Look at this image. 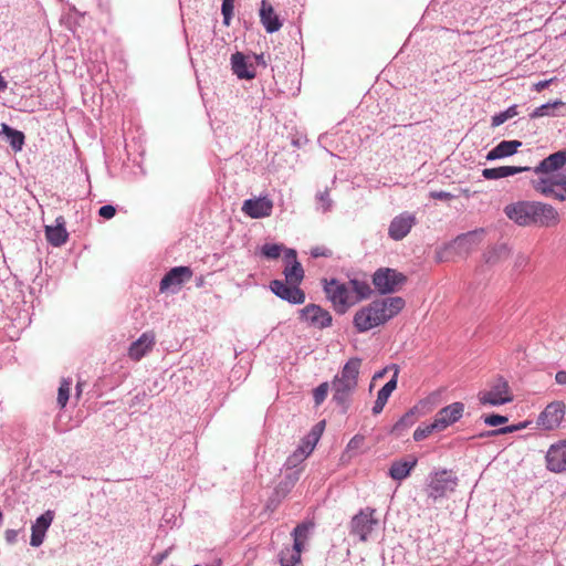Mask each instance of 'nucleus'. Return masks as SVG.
I'll return each mask as SVG.
<instances>
[{
	"instance_id": "obj_1",
	"label": "nucleus",
	"mask_w": 566,
	"mask_h": 566,
	"mask_svg": "<svg viewBox=\"0 0 566 566\" xmlns=\"http://www.w3.org/2000/svg\"><path fill=\"white\" fill-rule=\"evenodd\" d=\"M566 165V148L551 154L532 170L538 177L531 180L533 189L545 198L566 201V174L559 172Z\"/></svg>"
},
{
	"instance_id": "obj_30",
	"label": "nucleus",
	"mask_w": 566,
	"mask_h": 566,
	"mask_svg": "<svg viewBox=\"0 0 566 566\" xmlns=\"http://www.w3.org/2000/svg\"><path fill=\"white\" fill-rule=\"evenodd\" d=\"M0 135L4 136L10 147L14 153L21 151L24 143L25 136L23 132L12 128L10 125L2 123L0 128Z\"/></svg>"
},
{
	"instance_id": "obj_46",
	"label": "nucleus",
	"mask_w": 566,
	"mask_h": 566,
	"mask_svg": "<svg viewBox=\"0 0 566 566\" xmlns=\"http://www.w3.org/2000/svg\"><path fill=\"white\" fill-rule=\"evenodd\" d=\"M429 197L437 200L449 201L454 198V195L448 191L439 190V191H430Z\"/></svg>"
},
{
	"instance_id": "obj_21",
	"label": "nucleus",
	"mask_w": 566,
	"mask_h": 566,
	"mask_svg": "<svg viewBox=\"0 0 566 566\" xmlns=\"http://www.w3.org/2000/svg\"><path fill=\"white\" fill-rule=\"evenodd\" d=\"M53 518H54V514L52 511L49 510L35 520V522L32 524V527H31V531H32L31 539H30L31 546L39 547L40 545H42L44 537H45V533H46L48 528L50 527V525L52 524Z\"/></svg>"
},
{
	"instance_id": "obj_3",
	"label": "nucleus",
	"mask_w": 566,
	"mask_h": 566,
	"mask_svg": "<svg viewBox=\"0 0 566 566\" xmlns=\"http://www.w3.org/2000/svg\"><path fill=\"white\" fill-rule=\"evenodd\" d=\"M405 304L400 296L375 300L355 313L353 325L358 333H366L398 315Z\"/></svg>"
},
{
	"instance_id": "obj_56",
	"label": "nucleus",
	"mask_w": 566,
	"mask_h": 566,
	"mask_svg": "<svg viewBox=\"0 0 566 566\" xmlns=\"http://www.w3.org/2000/svg\"><path fill=\"white\" fill-rule=\"evenodd\" d=\"M387 370H388V367L384 368L382 370L377 371L374 375V379L382 378L386 375Z\"/></svg>"
},
{
	"instance_id": "obj_25",
	"label": "nucleus",
	"mask_w": 566,
	"mask_h": 566,
	"mask_svg": "<svg viewBox=\"0 0 566 566\" xmlns=\"http://www.w3.org/2000/svg\"><path fill=\"white\" fill-rule=\"evenodd\" d=\"M45 238L53 247H61L67 241L69 233L65 229V220L62 216L55 219V226L45 227Z\"/></svg>"
},
{
	"instance_id": "obj_51",
	"label": "nucleus",
	"mask_w": 566,
	"mask_h": 566,
	"mask_svg": "<svg viewBox=\"0 0 566 566\" xmlns=\"http://www.w3.org/2000/svg\"><path fill=\"white\" fill-rule=\"evenodd\" d=\"M555 380L559 385H566V370H559L555 375Z\"/></svg>"
},
{
	"instance_id": "obj_34",
	"label": "nucleus",
	"mask_w": 566,
	"mask_h": 566,
	"mask_svg": "<svg viewBox=\"0 0 566 566\" xmlns=\"http://www.w3.org/2000/svg\"><path fill=\"white\" fill-rule=\"evenodd\" d=\"M416 422V408L408 410L392 427L391 432L401 436Z\"/></svg>"
},
{
	"instance_id": "obj_43",
	"label": "nucleus",
	"mask_w": 566,
	"mask_h": 566,
	"mask_svg": "<svg viewBox=\"0 0 566 566\" xmlns=\"http://www.w3.org/2000/svg\"><path fill=\"white\" fill-rule=\"evenodd\" d=\"M483 420H484L485 424L491 426V427H496V426L507 422L509 419L505 416L493 413V415L485 416L483 418Z\"/></svg>"
},
{
	"instance_id": "obj_27",
	"label": "nucleus",
	"mask_w": 566,
	"mask_h": 566,
	"mask_svg": "<svg viewBox=\"0 0 566 566\" xmlns=\"http://www.w3.org/2000/svg\"><path fill=\"white\" fill-rule=\"evenodd\" d=\"M522 146L520 140H502L486 154V160H496L516 154Z\"/></svg>"
},
{
	"instance_id": "obj_54",
	"label": "nucleus",
	"mask_w": 566,
	"mask_h": 566,
	"mask_svg": "<svg viewBox=\"0 0 566 566\" xmlns=\"http://www.w3.org/2000/svg\"><path fill=\"white\" fill-rule=\"evenodd\" d=\"M255 61L259 65H262V66H266V61L264 60V55L263 54H260V55H255Z\"/></svg>"
},
{
	"instance_id": "obj_5",
	"label": "nucleus",
	"mask_w": 566,
	"mask_h": 566,
	"mask_svg": "<svg viewBox=\"0 0 566 566\" xmlns=\"http://www.w3.org/2000/svg\"><path fill=\"white\" fill-rule=\"evenodd\" d=\"M483 232L484 230L480 229L458 235L453 241L448 243L442 251L437 253V260L443 262L448 260L449 255H468L480 243Z\"/></svg>"
},
{
	"instance_id": "obj_47",
	"label": "nucleus",
	"mask_w": 566,
	"mask_h": 566,
	"mask_svg": "<svg viewBox=\"0 0 566 566\" xmlns=\"http://www.w3.org/2000/svg\"><path fill=\"white\" fill-rule=\"evenodd\" d=\"M116 209L112 205L102 206L98 210V214L104 219H111L115 216Z\"/></svg>"
},
{
	"instance_id": "obj_29",
	"label": "nucleus",
	"mask_w": 566,
	"mask_h": 566,
	"mask_svg": "<svg viewBox=\"0 0 566 566\" xmlns=\"http://www.w3.org/2000/svg\"><path fill=\"white\" fill-rule=\"evenodd\" d=\"M511 254V249L505 243H499L490 247L483 253V261L489 265H496L506 260Z\"/></svg>"
},
{
	"instance_id": "obj_9",
	"label": "nucleus",
	"mask_w": 566,
	"mask_h": 566,
	"mask_svg": "<svg viewBox=\"0 0 566 566\" xmlns=\"http://www.w3.org/2000/svg\"><path fill=\"white\" fill-rule=\"evenodd\" d=\"M375 513V509L366 507L354 515L349 523L350 535L358 537L360 542H366L379 523L374 516Z\"/></svg>"
},
{
	"instance_id": "obj_12",
	"label": "nucleus",
	"mask_w": 566,
	"mask_h": 566,
	"mask_svg": "<svg viewBox=\"0 0 566 566\" xmlns=\"http://www.w3.org/2000/svg\"><path fill=\"white\" fill-rule=\"evenodd\" d=\"M512 399L509 384L503 378L496 379L490 390L482 391L479 395V400L482 405L501 406L512 401Z\"/></svg>"
},
{
	"instance_id": "obj_16",
	"label": "nucleus",
	"mask_w": 566,
	"mask_h": 566,
	"mask_svg": "<svg viewBox=\"0 0 566 566\" xmlns=\"http://www.w3.org/2000/svg\"><path fill=\"white\" fill-rule=\"evenodd\" d=\"M546 468L551 472H566V440H560L549 447L545 455Z\"/></svg>"
},
{
	"instance_id": "obj_18",
	"label": "nucleus",
	"mask_w": 566,
	"mask_h": 566,
	"mask_svg": "<svg viewBox=\"0 0 566 566\" xmlns=\"http://www.w3.org/2000/svg\"><path fill=\"white\" fill-rule=\"evenodd\" d=\"M415 224L416 217L409 212H402L391 220L388 235L395 241H400L408 235Z\"/></svg>"
},
{
	"instance_id": "obj_14",
	"label": "nucleus",
	"mask_w": 566,
	"mask_h": 566,
	"mask_svg": "<svg viewBox=\"0 0 566 566\" xmlns=\"http://www.w3.org/2000/svg\"><path fill=\"white\" fill-rule=\"evenodd\" d=\"M301 319L308 325L323 329L329 327L333 323L331 313L316 304H308L300 311Z\"/></svg>"
},
{
	"instance_id": "obj_8",
	"label": "nucleus",
	"mask_w": 566,
	"mask_h": 566,
	"mask_svg": "<svg viewBox=\"0 0 566 566\" xmlns=\"http://www.w3.org/2000/svg\"><path fill=\"white\" fill-rule=\"evenodd\" d=\"M371 281L377 292L385 295L397 292L407 282V276L396 269L379 268L374 272Z\"/></svg>"
},
{
	"instance_id": "obj_50",
	"label": "nucleus",
	"mask_w": 566,
	"mask_h": 566,
	"mask_svg": "<svg viewBox=\"0 0 566 566\" xmlns=\"http://www.w3.org/2000/svg\"><path fill=\"white\" fill-rule=\"evenodd\" d=\"M18 534H19V531L17 530H7L4 532V538L7 541L8 544H14L18 539Z\"/></svg>"
},
{
	"instance_id": "obj_23",
	"label": "nucleus",
	"mask_w": 566,
	"mask_h": 566,
	"mask_svg": "<svg viewBox=\"0 0 566 566\" xmlns=\"http://www.w3.org/2000/svg\"><path fill=\"white\" fill-rule=\"evenodd\" d=\"M231 70L240 80H252L255 77V69L248 63L247 56L241 52L231 55Z\"/></svg>"
},
{
	"instance_id": "obj_26",
	"label": "nucleus",
	"mask_w": 566,
	"mask_h": 566,
	"mask_svg": "<svg viewBox=\"0 0 566 566\" xmlns=\"http://www.w3.org/2000/svg\"><path fill=\"white\" fill-rule=\"evenodd\" d=\"M394 368H395V373H394L392 378L389 381H387L377 394V399L373 407L374 415H378L384 410V407L386 406L390 395L397 387L399 368L396 365H394Z\"/></svg>"
},
{
	"instance_id": "obj_13",
	"label": "nucleus",
	"mask_w": 566,
	"mask_h": 566,
	"mask_svg": "<svg viewBox=\"0 0 566 566\" xmlns=\"http://www.w3.org/2000/svg\"><path fill=\"white\" fill-rule=\"evenodd\" d=\"M193 275L189 266H175L170 269L160 281V292H177L181 285L188 282Z\"/></svg>"
},
{
	"instance_id": "obj_19",
	"label": "nucleus",
	"mask_w": 566,
	"mask_h": 566,
	"mask_svg": "<svg viewBox=\"0 0 566 566\" xmlns=\"http://www.w3.org/2000/svg\"><path fill=\"white\" fill-rule=\"evenodd\" d=\"M284 260L286 265L283 273L286 283L300 285L304 279V270L302 264L297 261L296 251L293 249H286Z\"/></svg>"
},
{
	"instance_id": "obj_28",
	"label": "nucleus",
	"mask_w": 566,
	"mask_h": 566,
	"mask_svg": "<svg viewBox=\"0 0 566 566\" xmlns=\"http://www.w3.org/2000/svg\"><path fill=\"white\" fill-rule=\"evenodd\" d=\"M531 167L522 166H501L496 168H485L482 170V176L488 180L501 179L516 174L528 171Z\"/></svg>"
},
{
	"instance_id": "obj_42",
	"label": "nucleus",
	"mask_w": 566,
	"mask_h": 566,
	"mask_svg": "<svg viewBox=\"0 0 566 566\" xmlns=\"http://www.w3.org/2000/svg\"><path fill=\"white\" fill-rule=\"evenodd\" d=\"M317 200L321 202V210L327 212L332 209L333 201L329 197V192L325 189L323 192L317 193Z\"/></svg>"
},
{
	"instance_id": "obj_35",
	"label": "nucleus",
	"mask_w": 566,
	"mask_h": 566,
	"mask_svg": "<svg viewBox=\"0 0 566 566\" xmlns=\"http://www.w3.org/2000/svg\"><path fill=\"white\" fill-rule=\"evenodd\" d=\"M324 426H325V422L322 421V422H318L312 430L311 432V437L313 438L312 441H307L306 444L303 447H301L298 449L302 457H304V459L313 451L314 447H315V443L317 442L323 429H324Z\"/></svg>"
},
{
	"instance_id": "obj_32",
	"label": "nucleus",
	"mask_w": 566,
	"mask_h": 566,
	"mask_svg": "<svg viewBox=\"0 0 566 566\" xmlns=\"http://www.w3.org/2000/svg\"><path fill=\"white\" fill-rule=\"evenodd\" d=\"M566 104L560 99H556L554 102H547L538 107H536L531 114V118H538L544 116H558L559 109L565 108Z\"/></svg>"
},
{
	"instance_id": "obj_44",
	"label": "nucleus",
	"mask_w": 566,
	"mask_h": 566,
	"mask_svg": "<svg viewBox=\"0 0 566 566\" xmlns=\"http://www.w3.org/2000/svg\"><path fill=\"white\" fill-rule=\"evenodd\" d=\"M530 262V258L524 254V253H520L515 256V260H514V269L516 271H522L526 268V265L528 264Z\"/></svg>"
},
{
	"instance_id": "obj_57",
	"label": "nucleus",
	"mask_w": 566,
	"mask_h": 566,
	"mask_svg": "<svg viewBox=\"0 0 566 566\" xmlns=\"http://www.w3.org/2000/svg\"><path fill=\"white\" fill-rule=\"evenodd\" d=\"M297 457H298V454H297V452H295V453H294V454L289 459V463H292L293 459H294V458H297Z\"/></svg>"
},
{
	"instance_id": "obj_6",
	"label": "nucleus",
	"mask_w": 566,
	"mask_h": 566,
	"mask_svg": "<svg viewBox=\"0 0 566 566\" xmlns=\"http://www.w3.org/2000/svg\"><path fill=\"white\" fill-rule=\"evenodd\" d=\"M324 292L338 314H345L350 306L357 303V300H354L352 295L349 286L336 279L331 281L324 280Z\"/></svg>"
},
{
	"instance_id": "obj_41",
	"label": "nucleus",
	"mask_w": 566,
	"mask_h": 566,
	"mask_svg": "<svg viewBox=\"0 0 566 566\" xmlns=\"http://www.w3.org/2000/svg\"><path fill=\"white\" fill-rule=\"evenodd\" d=\"M234 0H222L221 13L223 15V23L226 25L230 24V21L233 15Z\"/></svg>"
},
{
	"instance_id": "obj_45",
	"label": "nucleus",
	"mask_w": 566,
	"mask_h": 566,
	"mask_svg": "<svg viewBox=\"0 0 566 566\" xmlns=\"http://www.w3.org/2000/svg\"><path fill=\"white\" fill-rule=\"evenodd\" d=\"M333 254L332 250L325 248V247H314L311 250V255L313 258H331Z\"/></svg>"
},
{
	"instance_id": "obj_36",
	"label": "nucleus",
	"mask_w": 566,
	"mask_h": 566,
	"mask_svg": "<svg viewBox=\"0 0 566 566\" xmlns=\"http://www.w3.org/2000/svg\"><path fill=\"white\" fill-rule=\"evenodd\" d=\"M433 432H441L436 420H433L430 423H423V424L419 426L413 432V440L421 441V440L428 438Z\"/></svg>"
},
{
	"instance_id": "obj_55",
	"label": "nucleus",
	"mask_w": 566,
	"mask_h": 566,
	"mask_svg": "<svg viewBox=\"0 0 566 566\" xmlns=\"http://www.w3.org/2000/svg\"><path fill=\"white\" fill-rule=\"evenodd\" d=\"M8 87L7 81L3 78V76L0 74V93L4 92Z\"/></svg>"
},
{
	"instance_id": "obj_40",
	"label": "nucleus",
	"mask_w": 566,
	"mask_h": 566,
	"mask_svg": "<svg viewBox=\"0 0 566 566\" xmlns=\"http://www.w3.org/2000/svg\"><path fill=\"white\" fill-rule=\"evenodd\" d=\"M328 388V382H322L313 390V398L316 406H319L326 399Z\"/></svg>"
},
{
	"instance_id": "obj_24",
	"label": "nucleus",
	"mask_w": 566,
	"mask_h": 566,
	"mask_svg": "<svg viewBox=\"0 0 566 566\" xmlns=\"http://www.w3.org/2000/svg\"><path fill=\"white\" fill-rule=\"evenodd\" d=\"M155 344V335L153 333H143L138 339L133 342L128 348V356L133 360L142 359L151 350Z\"/></svg>"
},
{
	"instance_id": "obj_37",
	"label": "nucleus",
	"mask_w": 566,
	"mask_h": 566,
	"mask_svg": "<svg viewBox=\"0 0 566 566\" xmlns=\"http://www.w3.org/2000/svg\"><path fill=\"white\" fill-rule=\"evenodd\" d=\"M517 114H518L517 105H512L509 108H506L505 111L493 115L492 119H491V126L497 127V126L504 124L506 120L515 117Z\"/></svg>"
},
{
	"instance_id": "obj_20",
	"label": "nucleus",
	"mask_w": 566,
	"mask_h": 566,
	"mask_svg": "<svg viewBox=\"0 0 566 566\" xmlns=\"http://www.w3.org/2000/svg\"><path fill=\"white\" fill-rule=\"evenodd\" d=\"M464 403L457 401L449 406L443 407L440 409L436 416L434 419L438 423L441 431L446 430L449 426L459 421L464 412Z\"/></svg>"
},
{
	"instance_id": "obj_17",
	"label": "nucleus",
	"mask_w": 566,
	"mask_h": 566,
	"mask_svg": "<svg viewBox=\"0 0 566 566\" xmlns=\"http://www.w3.org/2000/svg\"><path fill=\"white\" fill-rule=\"evenodd\" d=\"M273 201L268 197L247 199L242 205V211L250 218L261 219L271 216Z\"/></svg>"
},
{
	"instance_id": "obj_11",
	"label": "nucleus",
	"mask_w": 566,
	"mask_h": 566,
	"mask_svg": "<svg viewBox=\"0 0 566 566\" xmlns=\"http://www.w3.org/2000/svg\"><path fill=\"white\" fill-rule=\"evenodd\" d=\"M565 417V403L553 401L538 415L536 424L539 429L552 431L557 429Z\"/></svg>"
},
{
	"instance_id": "obj_49",
	"label": "nucleus",
	"mask_w": 566,
	"mask_h": 566,
	"mask_svg": "<svg viewBox=\"0 0 566 566\" xmlns=\"http://www.w3.org/2000/svg\"><path fill=\"white\" fill-rule=\"evenodd\" d=\"M527 423L526 422H520L517 424H511V426H506V427H502V428H499V431L497 433H511V432H515V431H518V430H522L524 428H526Z\"/></svg>"
},
{
	"instance_id": "obj_33",
	"label": "nucleus",
	"mask_w": 566,
	"mask_h": 566,
	"mask_svg": "<svg viewBox=\"0 0 566 566\" xmlns=\"http://www.w3.org/2000/svg\"><path fill=\"white\" fill-rule=\"evenodd\" d=\"M348 284L350 285V292L356 294L354 300H357V302L370 297L373 293L370 285L366 281L352 279L349 280Z\"/></svg>"
},
{
	"instance_id": "obj_31",
	"label": "nucleus",
	"mask_w": 566,
	"mask_h": 566,
	"mask_svg": "<svg viewBox=\"0 0 566 566\" xmlns=\"http://www.w3.org/2000/svg\"><path fill=\"white\" fill-rule=\"evenodd\" d=\"M417 459L410 461H395L389 469V475L392 480L401 481L409 476L411 470L416 467Z\"/></svg>"
},
{
	"instance_id": "obj_39",
	"label": "nucleus",
	"mask_w": 566,
	"mask_h": 566,
	"mask_svg": "<svg viewBox=\"0 0 566 566\" xmlns=\"http://www.w3.org/2000/svg\"><path fill=\"white\" fill-rule=\"evenodd\" d=\"M71 385L72 381L69 379H63L60 384L57 391V403L61 408H64L69 401Z\"/></svg>"
},
{
	"instance_id": "obj_52",
	"label": "nucleus",
	"mask_w": 566,
	"mask_h": 566,
	"mask_svg": "<svg viewBox=\"0 0 566 566\" xmlns=\"http://www.w3.org/2000/svg\"><path fill=\"white\" fill-rule=\"evenodd\" d=\"M552 81H553V80L539 81L538 83H536V84L534 85V86H535V90H536L537 92L543 91L544 88H546V87L551 84V82H552Z\"/></svg>"
},
{
	"instance_id": "obj_38",
	"label": "nucleus",
	"mask_w": 566,
	"mask_h": 566,
	"mask_svg": "<svg viewBox=\"0 0 566 566\" xmlns=\"http://www.w3.org/2000/svg\"><path fill=\"white\" fill-rule=\"evenodd\" d=\"M283 244L279 243H265L261 247V255L268 260H275L280 258L281 253L285 251Z\"/></svg>"
},
{
	"instance_id": "obj_22",
	"label": "nucleus",
	"mask_w": 566,
	"mask_h": 566,
	"mask_svg": "<svg viewBox=\"0 0 566 566\" xmlns=\"http://www.w3.org/2000/svg\"><path fill=\"white\" fill-rule=\"evenodd\" d=\"M260 21L268 33L277 32L282 28V20L275 13L272 4L262 0L260 8Z\"/></svg>"
},
{
	"instance_id": "obj_53",
	"label": "nucleus",
	"mask_w": 566,
	"mask_h": 566,
	"mask_svg": "<svg viewBox=\"0 0 566 566\" xmlns=\"http://www.w3.org/2000/svg\"><path fill=\"white\" fill-rule=\"evenodd\" d=\"M499 429H493V430H489V431H484V432H481L479 434L480 438H486V437H496V436H501L502 433H497Z\"/></svg>"
},
{
	"instance_id": "obj_10",
	"label": "nucleus",
	"mask_w": 566,
	"mask_h": 566,
	"mask_svg": "<svg viewBox=\"0 0 566 566\" xmlns=\"http://www.w3.org/2000/svg\"><path fill=\"white\" fill-rule=\"evenodd\" d=\"M458 484V479L451 471L441 470L430 475L427 488V495L433 500L447 496L453 492Z\"/></svg>"
},
{
	"instance_id": "obj_4",
	"label": "nucleus",
	"mask_w": 566,
	"mask_h": 566,
	"mask_svg": "<svg viewBox=\"0 0 566 566\" xmlns=\"http://www.w3.org/2000/svg\"><path fill=\"white\" fill-rule=\"evenodd\" d=\"M360 366V358H350L332 380L333 401L342 408L343 413L347 412L357 388Z\"/></svg>"
},
{
	"instance_id": "obj_7",
	"label": "nucleus",
	"mask_w": 566,
	"mask_h": 566,
	"mask_svg": "<svg viewBox=\"0 0 566 566\" xmlns=\"http://www.w3.org/2000/svg\"><path fill=\"white\" fill-rule=\"evenodd\" d=\"M313 526V523H301L293 530V547H285L279 554L281 566H296L301 562L304 543L307 541L310 530Z\"/></svg>"
},
{
	"instance_id": "obj_2",
	"label": "nucleus",
	"mask_w": 566,
	"mask_h": 566,
	"mask_svg": "<svg viewBox=\"0 0 566 566\" xmlns=\"http://www.w3.org/2000/svg\"><path fill=\"white\" fill-rule=\"evenodd\" d=\"M505 216L520 227H555L559 223L558 211L549 203L522 200L504 207Z\"/></svg>"
},
{
	"instance_id": "obj_15",
	"label": "nucleus",
	"mask_w": 566,
	"mask_h": 566,
	"mask_svg": "<svg viewBox=\"0 0 566 566\" xmlns=\"http://www.w3.org/2000/svg\"><path fill=\"white\" fill-rule=\"evenodd\" d=\"M271 291L281 300L291 304H303L305 302V293L296 284H287L286 281L273 280L270 283Z\"/></svg>"
},
{
	"instance_id": "obj_48",
	"label": "nucleus",
	"mask_w": 566,
	"mask_h": 566,
	"mask_svg": "<svg viewBox=\"0 0 566 566\" xmlns=\"http://www.w3.org/2000/svg\"><path fill=\"white\" fill-rule=\"evenodd\" d=\"M364 443V437L363 436H359V434H356L354 436L348 444H347V450L348 451H354V450H358L360 449V447L363 446Z\"/></svg>"
}]
</instances>
